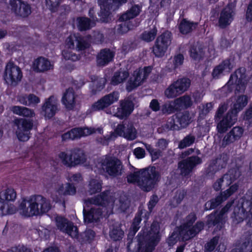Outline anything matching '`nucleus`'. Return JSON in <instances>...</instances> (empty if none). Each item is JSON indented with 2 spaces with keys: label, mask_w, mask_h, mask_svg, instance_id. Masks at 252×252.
I'll list each match as a JSON object with an SVG mask.
<instances>
[{
  "label": "nucleus",
  "mask_w": 252,
  "mask_h": 252,
  "mask_svg": "<svg viewBox=\"0 0 252 252\" xmlns=\"http://www.w3.org/2000/svg\"><path fill=\"white\" fill-rule=\"evenodd\" d=\"M201 159L197 157H191L179 163V168L182 175L189 174L197 164L201 163Z\"/></svg>",
  "instance_id": "obj_23"
},
{
  "label": "nucleus",
  "mask_w": 252,
  "mask_h": 252,
  "mask_svg": "<svg viewBox=\"0 0 252 252\" xmlns=\"http://www.w3.org/2000/svg\"><path fill=\"white\" fill-rule=\"evenodd\" d=\"M213 107L212 103H207L205 105H202L201 110L202 114H206L208 113Z\"/></svg>",
  "instance_id": "obj_63"
},
{
  "label": "nucleus",
  "mask_w": 252,
  "mask_h": 252,
  "mask_svg": "<svg viewBox=\"0 0 252 252\" xmlns=\"http://www.w3.org/2000/svg\"><path fill=\"white\" fill-rule=\"evenodd\" d=\"M51 208L48 200L40 195L22 198L18 201V208L0 201V216L12 214L17 211L22 216L30 217L48 212Z\"/></svg>",
  "instance_id": "obj_2"
},
{
  "label": "nucleus",
  "mask_w": 252,
  "mask_h": 252,
  "mask_svg": "<svg viewBox=\"0 0 252 252\" xmlns=\"http://www.w3.org/2000/svg\"><path fill=\"white\" fill-rule=\"evenodd\" d=\"M179 109V106L175 103V100L174 101L165 103L162 108V111L164 113H171Z\"/></svg>",
  "instance_id": "obj_46"
},
{
  "label": "nucleus",
  "mask_w": 252,
  "mask_h": 252,
  "mask_svg": "<svg viewBox=\"0 0 252 252\" xmlns=\"http://www.w3.org/2000/svg\"><path fill=\"white\" fill-rule=\"evenodd\" d=\"M165 127L167 129L171 130H178L179 129V126L174 117L169 118L165 125Z\"/></svg>",
  "instance_id": "obj_52"
},
{
  "label": "nucleus",
  "mask_w": 252,
  "mask_h": 252,
  "mask_svg": "<svg viewBox=\"0 0 252 252\" xmlns=\"http://www.w3.org/2000/svg\"><path fill=\"white\" fill-rule=\"evenodd\" d=\"M133 110V104L129 100H126L121 103L120 107L118 108L117 112L114 116L120 119L128 116Z\"/></svg>",
  "instance_id": "obj_27"
},
{
  "label": "nucleus",
  "mask_w": 252,
  "mask_h": 252,
  "mask_svg": "<svg viewBox=\"0 0 252 252\" xmlns=\"http://www.w3.org/2000/svg\"><path fill=\"white\" fill-rule=\"evenodd\" d=\"M28 100V95L26 94H21L17 96V101L21 104L27 105Z\"/></svg>",
  "instance_id": "obj_64"
},
{
  "label": "nucleus",
  "mask_w": 252,
  "mask_h": 252,
  "mask_svg": "<svg viewBox=\"0 0 252 252\" xmlns=\"http://www.w3.org/2000/svg\"><path fill=\"white\" fill-rule=\"evenodd\" d=\"M16 192L14 189L12 188H7L5 189L2 190L0 192V199L1 200L7 201V203H8L9 204L13 205L14 207L15 206L13 204L9 203L8 202L14 201L16 198Z\"/></svg>",
  "instance_id": "obj_35"
},
{
  "label": "nucleus",
  "mask_w": 252,
  "mask_h": 252,
  "mask_svg": "<svg viewBox=\"0 0 252 252\" xmlns=\"http://www.w3.org/2000/svg\"><path fill=\"white\" fill-rule=\"evenodd\" d=\"M171 41V33L166 31L159 36L153 48V52L156 56L161 57L166 53Z\"/></svg>",
  "instance_id": "obj_15"
},
{
  "label": "nucleus",
  "mask_w": 252,
  "mask_h": 252,
  "mask_svg": "<svg viewBox=\"0 0 252 252\" xmlns=\"http://www.w3.org/2000/svg\"><path fill=\"white\" fill-rule=\"evenodd\" d=\"M248 97L240 95L234 98L232 110L220 122L217 126L220 132H224L232 126L237 120V113L241 111L248 103Z\"/></svg>",
  "instance_id": "obj_6"
},
{
  "label": "nucleus",
  "mask_w": 252,
  "mask_h": 252,
  "mask_svg": "<svg viewBox=\"0 0 252 252\" xmlns=\"http://www.w3.org/2000/svg\"><path fill=\"white\" fill-rule=\"evenodd\" d=\"M239 176V173L235 170H232L229 173L224 175L222 178L218 180L214 185L215 190H219L221 186H227L230 185L232 181Z\"/></svg>",
  "instance_id": "obj_25"
},
{
  "label": "nucleus",
  "mask_w": 252,
  "mask_h": 252,
  "mask_svg": "<svg viewBox=\"0 0 252 252\" xmlns=\"http://www.w3.org/2000/svg\"><path fill=\"white\" fill-rule=\"evenodd\" d=\"M231 205L228 203L220 212L217 216L216 214H211L209 217V224L212 223L214 225L222 227V225L225 221V218L224 217L225 214L228 211Z\"/></svg>",
  "instance_id": "obj_28"
},
{
  "label": "nucleus",
  "mask_w": 252,
  "mask_h": 252,
  "mask_svg": "<svg viewBox=\"0 0 252 252\" xmlns=\"http://www.w3.org/2000/svg\"><path fill=\"white\" fill-rule=\"evenodd\" d=\"M132 28V26H129L128 23L126 22L120 26L118 31L119 32L125 33Z\"/></svg>",
  "instance_id": "obj_59"
},
{
  "label": "nucleus",
  "mask_w": 252,
  "mask_h": 252,
  "mask_svg": "<svg viewBox=\"0 0 252 252\" xmlns=\"http://www.w3.org/2000/svg\"><path fill=\"white\" fill-rule=\"evenodd\" d=\"M243 129L239 127H235L227 134L223 140V145H227L240 138L243 134Z\"/></svg>",
  "instance_id": "obj_33"
},
{
  "label": "nucleus",
  "mask_w": 252,
  "mask_h": 252,
  "mask_svg": "<svg viewBox=\"0 0 252 252\" xmlns=\"http://www.w3.org/2000/svg\"><path fill=\"white\" fill-rule=\"evenodd\" d=\"M58 110L57 99L55 96H51L47 99L42 107V113L45 118L52 117Z\"/></svg>",
  "instance_id": "obj_24"
},
{
  "label": "nucleus",
  "mask_w": 252,
  "mask_h": 252,
  "mask_svg": "<svg viewBox=\"0 0 252 252\" xmlns=\"http://www.w3.org/2000/svg\"><path fill=\"white\" fill-rule=\"evenodd\" d=\"M173 83L174 85H175V87H176L179 93L182 94L186 91L189 87L190 82L189 79L183 78L178 79Z\"/></svg>",
  "instance_id": "obj_38"
},
{
  "label": "nucleus",
  "mask_w": 252,
  "mask_h": 252,
  "mask_svg": "<svg viewBox=\"0 0 252 252\" xmlns=\"http://www.w3.org/2000/svg\"><path fill=\"white\" fill-rule=\"evenodd\" d=\"M10 110L15 114L28 118H32L35 114L33 110L24 106H13L10 107Z\"/></svg>",
  "instance_id": "obj_34"
},
{
  "label": "nucleus",
  "mask_w": 252,
  "mask_h": 252,
  "mask_svg": "<svg viewBox=\"0 0 252 252\" xmlns=\"http://www.w3.org/2000/svg\"><path fill=\"white\" fill-rule=\"evenodd\" d=\"M94 23L91 22L87 18H79L77 19V26L80 31L89 29L94 26Z\"/></svg>",
  "instance_id": "obj_42"
},
{
  "label": "nucleus",
  "mask_w": 252,
  "mask_h": 252,
  "mask_svg": "<svg viewBox=\"0 0 252 252\" xmlns=\"http://www.w3.org/2000/svg\"><path fill=\"white\" fill-rule=\"evenodd\" d=\"M102 130L100 128L95 129L94 128H75L71 129L70 131L65 133L62 135L63 140L74 139L80 138L82 136H88L93 133H98L101 134Z\"/></svg>",
  "instance_id": "obj_18"
},
{
  "label": "nucleus",
  "mask_w": 252,
  "mask_h": 252,
  "mask_svg": "<svg viewBox=\"0 0 252 252\" xmlns=\"http://www.w3.org/2000/svg\"><path fill=\"white\" fill-rule=\"evenodd\" d=\"M40 102L39 98L32 94L28 95V106H34Z\"/></svg>",
  "instance_id": "obj_55"
},
{
  "label": "nucleus",
  "mask_w": 252,
  "mask_h": 252,
  "mask_svg": "<svg viewBox=\"0 0 252 252\" xmlns=\"http://www.w3.org/2000/svg\"><path fill=\"white\" fill-rule=\"evenodd\" d=\"M91 80L96 85H98V88L99 89L103 86H104L105 83V80L103 78H100L98 80V78L96 76H93L91 77Z\"/></svg>",
  "instance_id": "obj_61"
},
{
  "label": "nucleus",
  "mask_w": 252,
  "mask_h": 252,
  "mask_svg": "<svg viewBox=\"0 0 252 252\" xmlns=\"http://www.w3.org/2000/svg\"><path fill=\"white\" fill-rule=\"evenodd\" d=\"M97 167L100 173L106 171L110 175L117 176L121 174L122 165L121 161L117 158L112 157H107Z\"/></svg>",
  "instance_id": "obj_13"
},
{
  "label": "nucleus",
  "mask_w": 252,
  "mask_h": 252,
  "mask_svg": "<svg viewBox=\"0 0 252 252\" xmlns=\"http://www.w3.org/2000/svg\"><path fill=\"white\" fill-rule=\"evenodd\" d=\"M11 10L17 15L26 17L31 12V7L27 3L20 0H10Z\"/></svg>",
  "instance_id": "obj_22"
},
{
  "label": "nucleus",
  "mask_w": 252,
  "mask_h": 252,
  "mask_svg": "<svg viewBox=\"0 0 252 252\" xmlns=\"http://www.w3.org/2000/svg\"><path fill=\"white\" fill-rule=\"evenodd\" d=\"M13 130L19 140L28 141L31 135L33 124L32 121L17 118L14 120Z\"/></svg>",
  "instance_id": "obj_10"
},
{
  "label": "nucleus",
  "mask_w": 252,
  "mask_h": 252,
  "mask_svg": "<svg viewBox=\"0 0 252 252\" xmlns=\"http://www.w3.org/2000/svg\"><path fill=\"white\" fill-rule=\"evenodd\" d=\"M127 207L126 202L114 199L111 196L104 192L100 196L86 200L84 202L83 214L85 223H90L98 220L103 216L110 214L112 210L125 211Z\"/></svg>",
  "instance_id": "obj_1"
},
{
  "label": "nucleus",
  "mask_w": 252,
  "mask_h": 252,
  "mask_svg": "<svg viewBox=\"0 0 252 252\" xmlns=\"http://www.w3.org/2000/svg\"><path fill=\"white\" fill-rule=\"evenodd\" d=\"M119 98V93L116 92H113L108 94L105 95L101 99L95 102L92 105V109L94 111L102 110L117 101Z\"/></svg>",
  "instance_id": "obj_20"
},
{
  "label": "nucleus",
  "mask_w": 252,
  "mask_h": 252,
  "mask_svg": "<svg viewBox=\"0 0 252 252\" xmlns=\"http://www.w3.org/2000/svg\"><path fill=\"white\" fill-rule=\"evenodd\" d=\"M189 52L190 57L194 61L199 60L202 57V51L199 48L192 47Z\"/></svg>",
  "instance_id": "obj_49"
},
{
  "label": "nucleus",
  "mask_w": 252,
  "mask_h": 252,
  "mask_svg": "<svg viewBox=\"0 0 252 252\" xmlns=\"http://www.w3.org/2000/svg\"><path fill=\"white\" fill-rule=\"evenodd\" d=\"M196 218L194 214L189 215L187 218V222L183 225L178 228L177 231L173 232L168 238L167 243L169 246H172L181 238L183 240H187L195 236L203 228L204 224L201 222H197L192 226Z\"/></svg>",
  "instance_id": "obj_4"
},
{
  "label": "nucleus",
  "mask_w": 252,
  "mask_h": 252,
  "mask_svg": "<svg viewBox=\"0 0 252 252\" xmlns=\"http://www.w3.org/2000/svg\"><path fill=\"white\" fill-rule=\"evenodd\" d=\"M114 53L109 49L101 50L97 57V63L99 66H104L111 62Z\"/></svg>",
  "instance_id": "obj_32"
},
{
  "label": "nucleus",
  "mask_w": 252,
  "mask_h": 252,
  "mask_svg": "<svg viewBox=\"0 0 252 252\" xmlns=\"http://www.w3.org/2000/svg\"><path fill=\"white\" fill-rule=\"evenodd\" d=\"M63 104L68 109H72L75 104V96L72 89H68L64 93L62 97Z\"/></svg>",
  "instance_id": "obj_30"
},
{
  "label": "nucleus",
  "mask_w": 252,
  "mask_h": 252,
  "mask_svg": "<svg viewBox=\"0 0 252 252\" xmlns=\"http://www.w3.org/2000/svg\"><path fill=\"white\" fill-rule=\"evenodd\" d=\"M233 7L234 6H228L221 12L219 19V26L221 28H225L232 21L234 15Z\"/></svg>",
  "instance_id": "obj_26"
},
{
  "label": "nucleus",
  "mask_w": 252,
  "mask_h": 252,
  "mask_svg": "<svg viewBox=\"0 0 252 252\" xmlns=\"http://www.w3.org/2000/svg\"><path fill=\"white\" fill-rule=\"evenodd\" d=\"M232 67L229 61H225L214 69L212 76L214 78H218L229 72Z\"/></svg>",
  "instance_id": "obj_31"
},
{
  "label": "nucleus",
  "mask_w": 252,
  "mask_h": 252,
  "mask_svg": "<svg viewBox=\"0 0 252 252\" xmlns=\"http://www.w3.org/2000/svg\"><path fill=\"white\" fill-rule=\"evenodd\" d=\"M159 225L158 222H154L148 232H143L138 235L137 249L132 252H151L154 247L159 241Z\"/></svg>",
  "instance_id": "obj_5"
},
{
  "label": "nucleus",
  "mask_w": 252,
  "mask_h": 252,
  "mask_svg": "<svg viewBox=\"0 0 252 252\" xmlns=\"http://www.w3.org/2000/svg\"><path fill=\"white\" fill-rule=\"evenodd\" d=\"M128 76V73L126 70H121L116 72L111 80V83L114 85H118L124 81Z\"/></svg>",
  "instance_id": "obj_39"
},
{
  "label": "nucleus",
  "mask_w": 252,
  "mask_h": 252,
  "mask_svg": "<svg viewBox=\"0 0 252 252\" xmlns=\"http://www.w3.org/2000/svg\"><path fill=\"white\" fill-rule=\"evenodd\" d=\"M251 197H249L246 200V197L241 198L238 203L233 202L234 204V208L233 214L232 216V222L234 224H237L242 221L248 217V225L252 227V214L250 212L252 210V201Z\"/></svg>",
  "instance_id": "obj_7"
},
{
  "label": "nucleus",
  "mask_w": 252,
  "mask_h": 252,
  "mask_svg": "<svg viewBox=\"0 0 252 252\" xmlns=\"http://www.w3.org/2000/svg\"><path fill=\"white\" fill-rule=\"evenodd\" d=\"M157 33V30L155 27H153L149 31H146L141 35V38L147 42H150L154 40Z\"/></svg>",
  "instance_id": "obj_43"
},
{
  "label": "nucleus",
  "mask_w": 252,
  "mask_h": 252,
  "mask_svg": "<svg viewBox=\"0 0 252 252\" xmlns=\"http://www.w3.org/2000/svg\"><path fill=\"white\" fill-rule=\"evenodd\" d=\"M151 70L152 68L150 66L136 70L134 72L132 77L130 78L127 83L126 90L128 92H130L141 85L151 72Z\"/></svg>",
  "instance_id": "obj_16"
},
{
  "label": "nucleus",
  "mask_w": 252,
  "mask_h": 252,
  "mask_svg": "<svg viewBox=\"0 0 252 252\" xmlns=\"http://www.w3.org/2000/svg\"><path fill=\"white\" fill-rule=\"evenodd\" d=\"M54 220L57 227L60 230L67 233L72 238L77 236V228L71 222H68L65 219L60 216H55Z\"/></svg>",
  "instance_id": "obj_19"
},
{
  "label": "nucleus",
  "mask_w": 252,
  "mask_h": 252,
  "mask_svg": "<svg viewBox=\"0 0 252 252\" xmlns=\"http://www.w3.org/2000/svg\"><path fill=\"white\" fill-rule=\"evenodd\" d=\"M141 219L139 215H137L133 220L131 225V229H132L134 234L138 230L139 227V225L141 222Z\"/></svg>",
  "instance_id": "obj_57"
},
{
  "label": "nucleus",
  "mask_w": 252,
  "mask_h": 252,
  "mask_svg": "<svg viewBox=\"0 0 252 252\" xmlns=\"http://www.w3.org/2000/svg\"><path fill=\"white\" fill-rule=\"evenodd\" d=\"M75 43L78 50H83L90 45V40L86 41L84 39L78 37L76 34H71L66 39L63 45L62 55L66 60L75 61L78 60V57L71 52L74 49Z\"/></svg>",
  "instance_id": "obj_8"
},
{
  "label": "nucleus",
  "mask_w": 252,
  "mask_h": 252,
  "mask_svg": "<svg viewBox=\"0 0 252 252\" xmlns=\"http://www.w3.org/2000/svg\"><path fill=\"white\" fill-rule=\"evenodd\" d=\"M248 242H245L242 244H238L236 246V248L232 250L231 252H243L247 248L248 244H252V234H251L247 240Z\"/></svg>",
  "instance_id": "obj_48"
},
{
  "label": "nucleus",
  "mask_w": 252,
  "mask_h": 252,
  "mask_svg": "<svg viewBox=\"0 0 252 252\" xmlns=\"http://www.w3.org/2000/svg\"><path fill=\"white\" fill-rule=\"evenodd\" d=\"M179 108L189 106L192 104V100L189 96L185 95L175 99Z\"/></svg>",
  "instance_id": "obj_45"
},
{
  "label": "nucleus",
  "mask_w": 252,
  "mask_h": 252,
  "mask_svg": "<svg viewBox=\"0 0 252 252\" xmlns=\"http://www.w3.org/2000/svg\"><path fill=\"white\" fill-rule=\"evenodd\" d=\"M134 154L138 158H142L145 157V151L143 149L138 147L135 149Z\"/></svg>",
  "instance_id": "obj_62"
},
{
  "label": "nucleus",
  "mask_w": 252,
  "mask_h": 252,
  "mask_svg": "<svg viewBox=\"0 0 252 252\" xmlns=\"http://www.w3.org/2000/svg\"><path fill=\"white\" fill-rule=\"evenodd\" d=\"M246 84V76L244 68L238 69L235 74L232 75L226 85L223 88V90L228 89L230 91L235 89V94L237 92H243Z\"/></svg>",
  "instance_id": "obj_11"
},
{
  "label": "nucleus",
  "mask_w": 252,
  "mask_h": 252,
  "mask_svg": "<svg viewBox=\"0 0 252 252\" xmlns=\"http://www.w3.org/2000/svg\"><path fill=\"white\" fill-rule=\"evenodd\" d=\"M219 237H215L212 239L209 242L207 243L205 247L206 251L211 252L214 250L216 245L218 243Z\"/></svg>",
  "instance_id": "obj_54"
},
{
  "label": "nucleus",
  "mask_w": 252,
  "mask_h": 252,
  "mask_svg": "<svg viewBox=\"0 0 252 252\" xmlns=\"http://www.w3.org/2000/svg\"><path fill=\"white\" fill-rule=\"evenodd\" d=\"M59 158L63 164L68 166H74L86 161L83 152L78 149L62 152L59 154Z\"/></svg>",
  "instance_id": "obj_9"
},
{
  "label": "nucleus",
  "mask_w": 252,
  "mask_h": 252,
  "mask_svg": "<svg viewBox=\"0 0 252 252\" xmlns=\"http://www.w3.org/2000/svg\"><path fill=\"white\" fill-rule=\"evenodd\" d=\"M61 0H48L46 1L47 4L50 6L51 10L55 11V8L60 3Z\"/></svg>",
  "instance_id": "obj_60"
},
{
  "label": "nucleus",
  "mask_w": 252,
  "mask_h": 252,
  "mask_svg": "<svg viewBox=\"0 0 252 252\" xmlns=\"http://www.w3.org/2000/svg\"><path fill=\"white\" fill-rule=\"evenodd\" d=\"M184 57L182 55L178 54L175 56L173 59V63L175 67H177L181 65L183 62Z\"/></svg>",
  "instance_id": "obj_58"
},
{
  "label": "nucleus",
  "mask_w": 252,
  "mask_h": 252,
  "mask_svg": "<svg viewBox=\"0 0 252 252\" xmlns=\"http://www.w3.org/2000/svg\"><path fill=\"white\" fill-rule=\"evenodd\" d=\"M22 77V72L18 66L12 62H9L6 64L3 79L7 84L16 86L21 81Z\"/></svg>",
  "instance_id": "obj_14"
},
{
  "label": "nucleus",
  "mask_w": 252,
  "mask_h": 252,
  "mask_svg": "<svg viewBox=\"0 0 252 252\" xmlns=\"http://www.w3.org/2000/svg\"><path fill=\"white\" fill-rule=\"evenodd\" d=\"M101 189V182L97 179L91 180L89 184V192L91 194L99 192Z\"/></svg>",
  "instance_id": "obj_44"
},
{
  "label": "nucleus",
  "mask_w": 252,
  "mask_h": 252,
  "mask_svg": "<svg viewBox=\"0 0 252 252\" xmlns=\"http://www.w3.org/2000/svg\"><path fill=\"white\" fill-rule=\"evenodd\" d=\"M181 94L178 90L172 83L165 91V95L168 98H173Z\"/></svg>",
  "instance_id": "obj_47"
},
{
  "label": "nucleus",
  "mask_w": 252,
  "mask_h": 252,
  "mask_svg": "<svg viewBox=\"0 0 252 252\" xmlns=\"http://www.w3.org/2000/svg\"><path fill=\"white\" fill-rule=\"evenodd\" d=\"M68 180L73 183H77L82 180V177L79 173L70 174L67 177Z\"/></svg>",
  "instance_id": "obj_56"
},
{
  "label": "nucleus",
  "mask_w": 252,
  "mask_h": 252,
  "mask_svg": "<svg viewBox=\"0 0 252 252\" xmlns=\"http://www.w3.org/2000/svg\"><path fill=\"white\" fill-rule=\"evenodd\" d=\"M237 189V185H234L231 186L228 189L221 193L220 195L217 196L215 199L207 202L205 204L206 208L207 209H211L216 207L235 192Z\"/></svg>",
  "instance_id": "obj_21"
},
{
  "label": "nucleus",
  "mask_w": 252,
  "mask_h": 252,
  "mask_svg": "<svg viewBox=\"0 0 252 252\" xmlns=\"http://www.w3.org/2000/svg\"><path fill=\"white\" fill-rule=\"evenodd\" d=\"M136 131L131 125L126 127L122 125H118L114 132H112L108 137H105L104 139L100 141L102 144H107L109 141L114 140L117 136H123L128 140H134L136 137Z\"/></svg>",
  "instance_id": "obj_12"
},
{
  "label": "nucleus",
  "mask_w": 252,
  "mask_h": 252,
  "mask_svg": "<svg viewBox=\"0 0 252 252\" xmlns=\"http://www.w3.org/2000/svg\"><path fill=\"white\" fill-rule=\"evenodd\" d=\"M124 235V232L119 227L113 229L110 232V237L115 241L121 239Z\"/></svg>",
  "instance_id": "obj_50"
},
{
  "label": "nucleus",
  "mask_w": 252,
  "mask_h": 252,
  "mask_svg": "<svg viewBox=\"0 0 252 252\" xmlns=\"http://www.w3.org/2000/svg\"><path fill=\"white\" fill-rule=\"evenodd\" d=\"M128 182L137 184L144 191L151 190L159 180V175L155 167L134 171L127 177Z\"/></svg>",
  "instance_id": "obj_3"
},
{
  "label": "nucleus",
  "mask_w": 252,
  "mask_h": 252,
  "mask_svg": "<svg viewBox=\"0 0 252 252\" xmlns=\"http://www.w3.org/2000/svg\"><path fill=\"white\" fill-rule=\"evenodd\" d=\"M53 65L44 58L40 57L36 59L32 65L33 69L37 72H43L53 68Z\"/></svg>",
  "instance_id": "obj_29"
},
{
  "label": "nucleus",
  "mask_w": 252,
  "mask_h": 252,
  "mask_svg": "<svg viewBox=\"0 0 252 252\" xmlns=\"http://www.w3.org/2000/svg\"><path fill=\"white\" fill-rule=\"evenodd\" d=\"M194 139L193 136L190 135L187 136L180 142L179 147L181 149H183L189 146L194 142Z\"/></svg>",
  "instance_id": "obj_51"
},
{
  "label": "nucleus",
  "mask_w": 252,
  "mask_h": 252,
  "mask_svg": "<svg viewBox=\"0 0 252 252\" xmlns=\"http://www.w3.org/2000/svg\"><path fill=\"white\" fill-rule=\"evenodd\" d=\"M145 147L146 149L149 151L150 153V155L152 157V160H155L158 159L159 157L160 156V152L158 150L157 151L152 148V147L150 145H145Z\"/></svg>",
  "instance_id": "obj_53"
},
{
  "label": "nucleus",
  "mask_w": 252,
  "mask_h": 252,
  "mask_svg": "<svg viewBox=\"0 0 252 252\" xmlns=\"http://www.w3.org/2000/svg\"><path fill=\"white\" fill-rule=\"evenodd\" d=\"M195 27V25L194 23L185 19L181 22L179 26L180 31L183 34H187L189 32Z\"/></svg>",
  "instance_id": "obj_41"
},
{
  "label": "nucleus",
  "mask_w": 252,
  "mask_h": 252,
  "mask_svg": "<svg viewBox=\"0 0 252 252\" xmlns=\"http://www.w3.org/2000/svg\"><path fill=\"white\" fill-rule=\"evenodd\" d=\"M75 192V188L70 184L59 185L56 190V193L60 195H73Z\"/></svg>",
  "instance_id": "obj_37"
},
{
  "label": "nucleus",
  "mask_w": 252,
  "mask_h": 252,
  "mask_svg": "<svg viewBox=\"0 0 252 252\" xmlns=\"http://www.w3.org/2000/svg\"><path fill=\"white\" fill-rule=\"evenodd\" d=\"M176 118L177 119V122L179 126V129L187 126L190 122V118L189 117V113H187L185 114H178L176 116Z\"/></svg>",
  "instance_id": "obj_40"
},
{
  "label": "nucleus",
  "mask_w": 252,
  "mask_h": 252,
  "mask_svg": "<svg viewBox=\"0 0 252 252\" xmlns=\"http://www.w3.org/2000/svg\"><path fill=\"white\" fill-rule=\"evenodd\" d=\"M141 11V7L138 5L132 6L126 13L120 18L121 21H126L137 16Z\"/></svg>",
  "instance_id": "obj_36"
},
{
  "label": "nucleus",
  "mask_w": 252,
  "mask_h": 252,
  "mask_svg": "<svg viewBox=\"0 0 252 252\" xmlns=\"http://www.w3.org/2000/svg\"><path fill=\"white\" fill-rule=\"evenodd\" d=\"M127 0H99L101 11L99 16L101 20L104 22L109 21V10H115L122 4L126 2Z\"/></svg>",
  "instance_id": "obj_17"
}]
</instances>
